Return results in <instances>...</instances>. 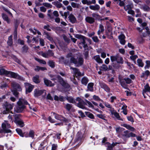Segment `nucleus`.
Instances as JSON below:
<instances>
[{"mask_svg": "<svg viewBox=\"0 0 150 150\" xmlns=\"http://www.w3.org/2000/svg\"><path fill=\"white\" fill-rule=\"evenodd\" d=\"M7 72H8V71H6L4 69H0V75L5 74L7 76L8 73Z\"/></svg>", "mask_w": 150, "mask_h": 150, "instance_id": "43", "label": "nucleus"}, {"mask_svg": "<svg viewBox=\"0 0 150 150\" xmlns=\"http://www.w3.org/2000/svg\"><path fill=\"white\" fill-rule=\"evenodd\" d=\"M39 76L38 75H36L34 76L33 78V80L34 82L36 83H38L40 82L39 80Z\"/></svg>", "mask_w": 150, "mask_h": 150, "instance_id": "30", "label": "nucleus"}, {"mask_svg": "<svg viewBox=\"0 0 150 150\" xmlns=\"http://www.w3.org/2000/svg\"><path fill=\"white\" fill-rule=\"evenodd\" d=\"M93 83H89L88 85V89L87 91H90L91 92L93 91Z\"/></svg>", "mask_w": 150, "mask_h": 150, "instance_id": "25", "label": "nucleus"}, {"mask_svg": "<svg viewBox=\"0 0 150 150\" xmlns=\"http://www.w3.org/2000/svg\"><path fill=\"white\" fill-rule=\"evenodd\" d=\"M85 20L86 22L90 24L93 23L95 21V18L90 16L86 17Z\"/></svg>", "mask_w": 150, "mask_h": 150, "instance_id": "17", "label": "nucleus"}, {"mask_svg": "<svg viewBox=\"0 0 150 150\" xmlns=\"http://www.w3.org/2000/svg\"><path fill=\"white\" fill-rule=\"evenodd\" d=\"M100 70L102 71H105L108 70V67L106 65L103 64L100 67Z\"/></svg>", "mask_w": 150, "mask_h": 150, "instance_id": "44", "label": "nucleus"}, {"mask_svg": "<svg viewBox=\"0 0 150 150\" xmlns=\"http://www.w3.org/2000/svg\"><path fill=\"white\" fill-rule=\"evenodd\" d=\"M72 107L71 104L67 103L65 105V108L68 111H69Z\"/></svg>", "mask_w": 150, "mask_h": 150, "instance_id": "50", "label": "nucleus"}, {"mask_svg": "<svg viewBox=\"0 0 150 150\" xmlns=\"http://www.w3.org/2000/svg\"><path fill=\"white\" fill-rule=\"evenodd\" d=\"M58 147L57 145V144H52V145L51 150H56Z\"/></svg>", "mask_w": 150, "mask_h": 150, "instance_id": "56", "label": "nucleus"}, {"mask_svg": "<svg viewBox=\"0 0 150 150\" xmlns=\"http://www.w3.org/2000/svg\"><path fill=\"white\" fill-rule=\"evenodd\" d=\"M46 37L49 40L51 41H52L53 40V39L52 37L47 33H46Z\"/></svg>", "mask_w": 150, "mask_h": 150, "instance_id": "63", "label": "nucleus"}, {"mask_svg": "<svg viewBox=\"0 0 150 150\" xmlns=\"http://www.w3.org/2000/svg\"><path fill=\"white\" fill-rule=\"evenodd\" d=\"M114 115L115 117L118 120H120L122 121V119L120 117V116L119 114L117 112H115L114 114L113 115Z\"/></svg>", "mask_w": 150, "mask_h": 150, "instance_id": "42", "label": "nucleus"}, {"mask_svg": "<svg viewBox=\"0 0 150 150\" xmlns=\"http://www.w3.org/2000/svg\"><path fill=\"white\" fill-rule=\"evenodd\" d=\"M12 86L15 89L18 91H21L22 89L19 85L15 82H12L11 83Z\"/></svg>", "mask_w": 150, "mask_h": 150, "instance_id": "14", "label": "nucleus"}, {"mask_svg": "<svg viewBox=\"0 0 150 150\" xmlns=\"http://www.w3.org/2000/svg\"><path fill=\"white\" fill-rule=\"evenodd\" d=\"M75 37L77 38L82 40V42L81 43H82V44L83 45L84 48L85 50H86L88 47L86 42V38L83 35L79 34L76 35Z\"/></svg>", "mask_w": 150, "mask_h": 150, "instance_id": "6", "label": "nucleus"}, {"mask_svg": "<svg viewBox=\"0 0 150 150\" xmlns=\"http://www.w3.org/2000/svg\"><path fill=\"white\" fill-rule=\"evenodd\" d=\"M13 116L15 117V122L17 125L21 127H22L24 126V122L22 120L17 119V118L18 117V115H13Z\"/></svg>", "mask_w": 150, "mask_h": 150, "instance_id": "8", "label": "nucleus"}, {"mask_svg": "<svg viewBox=\"0 0 150 150\" xmlns=\"http://www.w3.org/2000/svg\"><path fill=\"white\" fill-rule=\"evenodd\" d=\"M43 5L45 7L48 8H51L52 6L50 4L47 3H45L43 4Z\"/></svg>", "mask_w": 150, "mask_h": 150, "instance_id": "52", "label": "nucleus"}, {"mask_svg": "<svg viewBox=\"0 0 150 150\" xmlns=\"http://www.w3.org/2000/svg\"><path fill=\"white\" fill-rule=\"evenodd\" d=\"M146 65L144 67L145 69H148L150 67V61L146 60Z\"/></svg>", "mask_w": 150, "mask_h": 150, "instance_id": "51", "label": "nucleus"}, {"mask_svg": "<svg viewBox=\"0 0 150 150\" xmlns=\"http://www.w3.org/2000/svg\"><path fill=\"white\" fill-rule=\"evenodd\" d=\"M54 4L57 8H59L62 7V4L58 1H55L53 3Z\"/></svg>", "mask_w": 150, "mask_h": 150, "instance_id": "39", "label": "nucleus"}, {"mask_svg": "<svg viewBox=\"0 0 150 150\" xmlns=\"http://www.w3.org/2000/svg\"><path fill=\"white\" fill-rule=\"evenodd\" d=\"M35 59L40 63L44 64H46V62L43 60L40 59L36 58H35Z\"/></svg>", "mask_w": 150, "mask_h": 150, "instance_id": "53", "label": "nucleus"}, {"mask_svg": "<svg viewBox=\"0 0 150 150\" xmlns=\"http://www.w3.org/2000/svg\"><path fill=\"white\" fill-rule=\"evenodd\" d=\"M124 80L126 82V83L127 84H130L132 83V80L129 78H124Z\"/></svg>", "mask_w": 150, "mask_h": 150, "instance_id": "49", "label": "nucleus"}, {"mask_svg": "<svg viewBox=\"0 0 150 150\" xmlns=\"http://www.w3.org/2000/svg\"><path fill=\"white\" fill-rule=\"evenodd\" d=\"M119 81L121 86L124 88L127 89V86L125 82V81H124V79H119Z\"/></svg>", "mask_w": 150, "mask_h": 150, "instance_id": "20", "label": "nucleus"}, {"mask_svg": "<svg viewBox=\"0 0 150 150\" xmlns=\"http://www.w3.org/2000/svg\"><path fill=\"white\" fill-rule=\"evenodd\" d=\"M128 19V21L130 22H132L134 21V19L132 17L130 16H127Z\"/></svg>", "mask_w": 150, "mask_h": 150, "instance_id": "64", "label": "nucleus"}, {"mask_svg": "<svg viewBox=\"0 0 150 150\" xmlns=\"http://www.w3.org/2000/svg\"><path fill=\"white\" fill-rule=\"evenodd\" d=\"M96 115L97 117L103 120H105V114L103 113L102 112V113H100L99 114H96Z\"/></svg>", "mask_w": 150, "mask_h": 150, "instance_id": "32", "label": "nucleus"}, {"mask_svg": "<svg viewBox=\"0 0 150 150\" xmlns=\"http://www.w3.org/2000/svg\"><path fill=\"white\" fill-rule=\"evenodd\" d=\"M44 80L45 84L47 86H54V84L52 83L51 81L46 78H44Z\"/></svg>", "mask_w": 150, "mask_h": 150, "instance_id": "21", "label": "nucleus"}, {"mask_svg": "<svg viewBox=\"0 0 150 150\" xmlns=\"http://www.w3.org/2000/svg\"><path fill=\"white\" fill-rule=\"evenodd\" d=\"M89 8L91 10H98L100 8V6L98 4L95 5H91L89 6Z\"/></svg>", "mask_w": 150, "mask_h": 150, "instance_id": "24", "label": "nucleus"}, {"mask_svg": "<svg viewBox=\"0 0 150 150\" xmlns=\"http://www.w3.org/2000/svg\"><path fill=\"white\" fill-rule=\"evenodd\" d=\"M81 2L83 4H87L88 5L91 4L90 1H88L87 0H82Z\"/></svg>", "mask_w": 150, "mask_h": 150, "instance_id": "54", "label": "nucleus"}, {"mask_svg": "<svg viewBox=\"0 0 150 150\" xmlns=\"http://www.w3.org/2000/svg\"><path fill=\"white\" fill-rule=\"evenodd\" d=\"M2 129H0V133H10L11 130L9 129L11 127L9 122L7 121H4L1 125Z\"/></svg>", "mask_w": 150, "mask_h": 150, "instance_id": "3", "label": "nucleus"}, {"mask_svg": "<svg viewBox=\"0 0 150 150\" xmlns=\"http://www.w3.org/2000/svg\"><path fill=\"white\" fill-rule=\"evenodd\" d=\"M24 84L26 93L31 92L34 87V86L27 83H25Z\"/></svg>", "mask_w": 150, "mask_h": 150, "instance_id": "9", "label": "nucleus"}, {"mask_svg": "<svg viewBox=\"0 0 150 150\" xmlns=\"http://www.w3.org/2000/svg\"><path fill=\"white\" fill-rule=\"evenodd\" d=\"M17 104H18V106L14 108V110L16 112H21L23 111L25 108L24 105H28L30 108V109L31 108L30 106V105L28 104L26 100L23 99H20L17 102Z\"/></svg>", "mask_w": 150, "mask_h": 150, "instance_id": "1", "label": "nucleus"}, {"mask_svg": "<svg viewBox=\"0 0 150 150\" xmlns=\"http://www.w3.org/2000/svg\"><path fill=\"white\" fill-rule=\"evenodd\" d=\"M2 16L3 19L6 21L8 23H9L10 22V20L9 19L8 16L6 14L2 13Z\"/></svg>", "mask_w": 150, "mask_h": 150, "instance_id": "36", "label": "nucleus"}, {"mask_svg": "<svg viewBox=\"0 0 150 150\" xmlns=\"http://www.w3.org/2000/svg\"><path fill=\"white\" fill-rule=\"evenodd\" d=\"M94 59L98 63H102L103 61L100 58L99 55H97L93 57Z\"/></svg>", "mask_w": 150, "mask_h": 150, "instance_id": "26", "label": "nucleus"}, {"mask_svg": "<svg viewBox=\"0 0 150 150\" xmlns=\"http://www.w3.org/2000/svg\"><path fill=\"white\" fill-rule=\"evenodd\" d=\"M71 6L74 8H78L79 5L74 2H72L71 4Z\"/></svg>", "mask_w": 150, "mask_h": 150, "instance_id": "57", "label": "nucleus"}, {"mask_svg": "<svg viewBox=\"0 0 150 150\" xmlns=\"http://www.w3.org/2000/svg\"><path fill=\"white\" fill-rule=\"evenodd\" d=\"M104 31V26L102 24H100L99 26V30L98 32V34L99 35L101 33Z\"/></svg>", "mask_w": 150, "mask_h": 150, "instance_id": "29", "label": "nucleus"}, {"mask_svg": "<svg viewBox=\"0 0 150 150\" xmlns=\"http://www.w3.org/2000/svg\"><path fill=\"white\" fill-rule=\"evenodd\" d=\"M92 39L94 42H97L99 41V39L98 37L96 36H94L92 37Z\"/></svg>", "mask_w": 150, "mask_h": 150, "instance_id": "61", "label": "nucleus"}, {"mask_svg": "<svg viewBox=\"0 0 150 150\" xmlns=\"http://www.w3.org/2000/svg\"><path fill=\"white\" fill-rule=\"evenodd\" d=\"M118 57V55L115 56H112L110 57V60L112 62H114L117 60V58Z\"/></svg>", "mask_w": 150, "mask_h": 150, "instance_id": "46", "label": "nucleus"}, {"mask_svg": "<svg viewBox=\"0 0 150 150\" xmlns=\"http://www.w3.org/2000/svg\"><path fill=\"white\" fill-rule=\"evenodd\" d=\"M137 63L139 66L141 67H143L144 63L141 59H137Z\"/></svg>", "mask_w": 150, "mask_h": 150, "instance_id": "45", "label": "nucleus"}, {"mask_svg": "<svg viewBox=\"0 0 150 150\" xmlns=\"http://www.w3.org/2000/svg\"><path fill=\"white\" fill-rule=\"evenodd\" d=\"M57 77L59 82L64 88L68 89L70 88V86L69 84L64 81L60 76H58Z\"/></svg>", "mask_w": 150, "mask_h": 150, "instance_id": "7", "label": "nucleus"}, {"mask_svg": "<svg viewBox=\"0 0 150 150\" xmlns=\"http://www.w3.org/2000/svg\"><path fill=\"white\" fill-rule=\"evenodd\" d=\"M88 82V79L86 77H83L81 80V83L83 84L85 86L86 85Z\"/></svg>", "mask_w": 150, "mask_h": 150, "instance_id": "27", "label": "nucleus"}, {"mask_svg": "<svg viewBox=\"0 0 150 150\" xmlns=\"http://www.w3.org/2000/svg\"><path fill=\"white\" fill-rule=\"evenodd\" d=\"M67 57L70 59L71 63H74L77 66H81L83 63V60L82 58L79 57L77 59L74 56L72 55L71 53L68 54L67 56Z\"/></svg>", "mask_w": 150, "mask_h": 150, "instance_id": "2", "label": "nucleus"}, {"mask_svg": "<svg viewBox=\"0 0 150 150\" xmlns=\"http://www.w3.org/2000/svg\"><path fill=\"white\" fill-rule=\"evenodd\" d=\"M70 69L71 70V72H73L75 76H81V73L77 68L71 67Z\"/></svg>", "mask_w": 150, "mask_h": 150, "instance_id": "13", "label": "nucleus"}, {"mask_svg": "<svg viewBox=\"0 0 150 150\" xmlns=\"http://www.w3.org/2000/svg\"><path fill=\"white\" fill-rule=\"evenodd\" d=\"M123 128H121L120 127H116V131L117 133H119L120 132L123 130Z\"/></svg>", "mask_w": 150, "mask_h": 150, "instance_id": "62", "label": "nucleus"}, {"mask_svg": "<svg viewBox=\"0 0 150 150\" xmlns=\"http://www.w3.org/2000/svg\"><path fill=\"white\" fill-rule=\"evenodd\" d=\"M6 147L8 150H12V149L13 143V142H10L5 144Z\"/></svg>", "mask_w": 150, "mask_h": 150, "instance_id": "33", "label": "nucleus"}, {"mask_svg": "<svg viewBox=\"0 0 150 150\" xmlns=\"http://www.w3.org/2000/svg\"><path fill=\"white\" fill-rule=\"evenodd\" d=\"M148 92H150V87L147 83L144 86V88L142 91V94L144 98H146L145 95H147Z\"/></svg>", "mask_w": 150, "mask_h": 150, "instance_id": "11", "label": "nucleus"}, {"mask_svg": "<svg viewBox=\"0 0 150 150\" xmlns=\"http://www.w3.org/2000/svg\"><path fill=\"white\" fill-rule=\"evenodd\" d=\"M116 62L117 63L122 64L123 63V61L122 57L118 55V57L117 58Z\"/></svg>", "mask_w": 150, "mask_h": 150, "instance_id": "38", "label": "nucleus"}, {"mask_svg": "<svg viewBox=\"0 0 150 150\" xmlns=\"http://www.w3.org/2000/svg\"><path fill=\"white\" fill-rule=\"evenodd\" d=\"M85 101L86 102V105H88L89 108H91L92 109H94V106L91 103L87 100H85Z\"/></svg>", "mask_w": 150, "mask_h": 150, "instance_id": "31", "label": "nucleus"}, {"mask_svg": "<svg viewBox=\"0 0 150 150\" xmlns=\"http://www.w3.org/2000/svg\"><path fill=\"white\" fill-rule=\"evenodd\" d=\"M51 114H53L54 115V118L58 120L61 121H64L68 122L69 121V120L67 119L66 118L62 117V116L60 115L57 114H56L54 112H52L51 113Z\"/></svg>", "mask_w": 150, "mask_h": 150, "instance_id": "10", "label": "nucleus"}, {"mask_svg": "<svg viewBox=\"0 0 150 150\" xmlns=\"http://www.w3.org/2000/svg\"><path fill=\"white\" fill-rule=\"evenodd\" d=\"M109 110L111 114L112 115L116 112V111L114 110V108L112 107L109 109Z\"/></svg>", "mask_w": 150, "mask_h": 150, "instance_id": "58", "label": "nucleus"}, {"mask_svg": "<svg viewBox=\"0 0 150 150\" xmlns=\"http://www.w3.org/2000/svg\"><path fill=\"white\" fill-rule=\"evenodd\" d=\"M100 86L101 88H103L106 92H109L110 91V89L108 86L103 82H99Z\"/></svg>", "mask_w": 150, "mask_h": 150, "instance_id": "16", "label": "nucleus"}, {"mask_svg": "<svg viewBox=\"0 0 150 150\" xmlns=\"http://www.w3.org/2000/svg\"><path fill=\"white\" fill-rule=\"evenodd\" d=\"M8 41L7 42L8 45L11 46L12 44V36H10L8 37Z\"/></svg>", "mask_w": 150, "mask_h": 150, "instance_id": "48", "label": "nucleus"}, {"mask_svg": "<svg viewBox=\"0 0 150 150\" xmlns=\"http://www.w3.org/2000/svg\"><path fill=\"white\" fill-rule=\"evenodd\" d=\"M86 115L91 119H93L94 118L93 115L89 112H87L86 113Z\"/></svg>", "mask_w": 150, "mask_h": 150, "instance_id": "60", "label": "nucleus"}, {"mask_svg": "<svg viewBox=\"0 0 150 150\" xmlns=\"http://www.w3.org/2000/svg\"><path fill=\"white\" fill-rule=\"evenodd\" d=\"M93 99L96 101H100L102 102H103V100L100 99V98L97 96H96L95 95L93 96Z\"/></svg>", "mask_w": 150, "mask_h": 150, "instance_id": "47", "label": "nucleus"}, {"mask_svg": "<svg viewBox=\"0 0 150 150\" xmlns=\"http://www.w3.org/2000/svg\"><path fill=\"white\" fill-rule=\"evenodd\" d=\"M44 90L37 88L34 91V95L35 97H38L43 93Z\"/></svg>", "mask_w": 150, "mask_h": 150, "instance_id": "12", "label": "nucleus"}, {"mask_svg": "<svg viewBox=\"0 0 150 150\" xmlns=\"http://www.w3.org/2000/svg\"><path fill=\"white\" fill-rule=\"evenodd\" d=\"M34 132L33 130H31L30 131L29 134H25V136L26 137H30L33 138L34 137Z\"/></svg>", "mask_w": 150, "mask_h": 150, "instance_id": "34", "label": "nucleus"}, {"mask_svg": "<svg viewBox=\"0 0 150 150\" xmlns=\"http://www.w3.org/2000/svg\"><path fill=\"white\" fill-rule=\"evenodd\" d=\"M121 126L126 128L127 129L132 132H134L135 130V129L134 127L130 126L129 125L125 124L121 125Z\"/></svg>", "mask_w": 150, "mask_h": 150, "instance_id": "19", "label": "nucleus"}, {"mask_svg": "<svg viewBox=\"0 0 150 150\" xmlns=\"http://www.w3.org/2000/svg\"><path fill=\"white\" fill-rule=\"evenodd\" d=\"M125 36L124 34H121L118 37V38L120 40V43L123 45L125 44Z\"/></svg>", "mask_w": 150, "mask_h": 150, "instance_id": "18", "label": "nucleus"}, {"mask_svg": "<svg viewBox=\"0 0 150 150\" xmlns=\"http://www.w3.org/2000/svg\"><path fill=\"white\" fill-rule=\"evenodd\" d=\"M13 105L11 104H8L6 106V110L4 111V114H6L9 112L10 110L13 108Z\"/></svg>", "mask_w": 150, "mask_h": 150, "instance_id": "15", "label": "nucleus"}, {"mask_svg": "<svg viewBox=\"0 0 150 150\" xmlns=\"http://www.w3.org/2000/svg\"><path fill=\"white\" fill-rule=\"evenodd\" d=\"M7 73H8L7 76L8 77L18 79L21 80H24L23 78L20 76L17 73L9 71H8V72H7Z\"/></svg>", "mask_w": 150, "mask_h": 150, "instance_id": "4", "label": "nucleus"}, {"mask_svg": "<svg viewBox=\"0 0 150 150\" xmlns=\"http://www.w3.org/2000/svg\"><path fill=\"white\" fill-rule=\"evenodd\" d=\"M16 131L18 134L21 137H23L24 135L22 133V130L19 128H17L16 129Z\"/></svg>", "mask_w": 150, "mask_h": 150, "instance_id": "41", "label": "nucleus"}, {"mask_svg": "<svg viewBox=\"0 0 150 150\" xmlns=\"http://www.w3.org/2000/svg\"><path fill=\"white\" fill-rule=\"evenodd\" d=\"M66 99L69 103H76L75 100L74 99L71 97L67 96Z\"/></svg>", "mask_w": 150, "mask_h": 150, "instance_id": "35", "label": "nucleus"}, {"mask_svg": "<svg viewBox=\"0 0 150 150\" xmlns=\"http://www.w3.org/2000/svg\"><path fill=\"white\" fill-rule=\"evenodd\" d=\"M123 136L126 138H129L130 137H136V135L134 133L131 132L127 134H124Z\"/></svg>", "mask_w": 150, "mask_h": 150, "instance_id": "23", "label": "nucleus"}, {"mask_svg": "<svg viewBox=\"0 0 150 150\" xmlns=\"http://www.w3.org/2000/svg\"><path fill=\"white\" fill-rule=\"evenodd\" d=\"M117 144V142L115 143H113L111 145H110L108 142H107L106 144H108V145L107 150H112L113 147L114 146H115Z\"/></svg>", "mask_w": 150, "mask_h": 150, "instance_id": "22", "label": "nucleus"}, {"mask_svg": "<svg viewBox=\"0 0 150 150\" xmlns=\"http://www.w3.org/2000/svg\"><path fill=\"white\" fill-rule=\"evenodd\" d=\"M93 18L96 19H100V16L98 13H93L92 14Z\"/></svg>", "mask_w": 150, "mask_h": 150, "instance_id": "40", "label": "nucleus"}, {"mask_svg": "<svg viewBox=\"0 0 150 150\" xmlns=\"http://www.w3.org/2000/svg\"><path fill=\"white\" fill-rule=\"evenodd\" d=\"M150 72L148 70H146L144 72H143L142 73V75L141 76V77H147V76L149 75Z\"/></svg>", "mask_w": 150, "mask_h": 150, "instance_id": "37", "label": "nucleus"}, {"mask_svg": "<svg viewBox=\"0 0 150 150\" xmlns=\"http://www.w3.org/2000/svg\"><path fill=\"white\" fill-rule=\"evenodd\" d=\"M48 64L49 66L52 68L54 67V62L52 61H50L48 62Z\"/></svg>", "mask_w": 150, "mask_h": 150, "instance_id": "55", "label": "nucleus"}, {"mask_svg": "<svg viewBox=\"0 0 150 150\" xmlns=\"http://www.w3.org/2000/svg\"><path fill=\"white\" fill-rule=\"evenodd\" d=\"M76 100L78 102V103L76 104L77 106L83 109H87L85 106L86 103L83 100L79 97H77L76 98Z\"/></svg>", "mask_w": 150, "mask_h": 150, "instance_id": "5", "label": "nucleus"}, {"mask_svg": "<svg viewBox=\"0 0 150 150\" xmlns=\"http://www.w3.org/2000/svg\"><path fill=\"white\" fill-rule=\"evenodd\" d=\"M131 9H132V7L130 5H127L124 7V9L126 11H128Z\"/></svg>", "mask_w": 150, "mask_h": 150, "instance_id": "59", "label": "nucleus"}, {"mask_svg": "<svg viewBox=\"0 0 150 150\" xmlns=\"http://www.w3.org/2000/svg\"><path fill=\"white\" fill-rule=\"evenodd\" d=\"M69 18L70 22L72 23H74L76 21V18L75 16L72 14H70L69 16Z\"/></svg>", "mask_w": 150, "mask_h": 150, "instance_id": "28", "label": "nucleus"}]
</instances>
